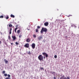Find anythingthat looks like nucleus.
<instances>
[{
	"label": "nucleus",
	"instance_id": "nucleus-5",
	"mask_svg": "<svg viewBox=\"0 0 79 79\" xmlns=\"http://www.w3.org/2000/svg\"><path fill=\"white\" fill-rule=\"evenodd\" d=\"M31 47L33 49L35 48V43L32 44Z\"/></svg>",
	"mask_w": 79,
	"mask_h": 79
},
{
	"label": "nucleus",
	"instance_id": "nucleus-23",
	"mask_svg": "<svg viewBox=\"0 0 79 79\" xmlns=\"http://www.w3.org/2000/svg\"><path fill=\"white\" fill-rule=\"evenodd\" d=\"M28 55H31V52L29 51V52L28 53Z\"/></svg>",
	"mask_w": 79,
	"mask_h": 79
},
{
	"label": "nucleus",
	"instance_id": "nucleus-33",
	"mask_svg": "<svg viewBox=\"0 0 79 79\" xmlns=\"http://www.w3.org/2000/svg\"><path fill=\"white\" fill-rule=\"evenodd\" d=\"M1 44H2V41H0V45Z\"/></svg>",
	"mask_w": 79,
	"mask_h": 79
},
{
	"label": "nucleus",
	"instance_id": "nucleus-37",
	"mask_svg": "<svg viewBox=\"0 0 79 79\" xmlns=\"http://www.w3.org/2000/svg\"><path fill=\"white\" fill-rule=\"evenodd\" d=\"M54 73V72H53V73H52V74H53V73Z\"/></svg>",
	"mask_w": 79,
	"mask_h": 79
},
{
	"label": "nucleus",
	"instance_id": "nucleus-2",
	"mask_svg": "<svg viewBox=\"0 0 79 79\" xmlns=\"http://www.w3.org/2000/svg\"><path fill=\"white\" fill-rule=\"evenodd\" d=\"M38 58L40 61H42V60H43V56L42 55H40L38 56Z\"/></svg>",
	"mask_w": 79,
	"mask_h": 79
},
{
	"label": "nucleus",
	"instance_id": "nucleus-11",
	"mask_svg": "<svg viewBox=\"0 0 79 79\" xmlns=\"http://www.w3.org/2000/svg\"><path fill=\"white\" fill-rule=\"evenodd\" d=\"M4 61L5 62L6 64H7V63H8V60H7L6 59H4Z\"/></svg>",
	"mask_w": 79,
	"mask_h": 79
},
{
	"label": "nucleus",
	"instance_id": "nucleus-4",
	"mask_svg": "<svg viewBox=\"0 0 79 79\" xmlns=\"http://www.w3.org/2000/svg\"><path fill=\"white\" fill-rule=\"evenodd\" d=\"M24 46L25 47H26V48H29V44L28 43H27L24 45Z\"/></svg>",
	"mask_w": 79,
	"mask_h": 79
},
{
	"label": "nucleus",
	"instance_id": "nucleus-12",
	"mask_svg": "<svg viewBox=\"0 0 79 79\" xmlns=\"http://www.w3.org/2000/svg\"><path fill=\"white\" fill-rule=\"evenodd\" d=\"M11 31H12V28H11L10 30V31L9 32V34H11Z\"/></svg>",
	"mask_w": 79,
	"mask_h": 79
},
{
	"label": "nucleus",
	"instance_id": "nucleus-25",
	"mask_svg": "<svg viewBox=\"0 0 79 79\" xmlns=\"http://www.w3.org/2000/svg\"><path fill=\"white\" fill-rule=\"evenodd\" d=\"M8 39L9 40H10V39H11V38L10 37V36H8Z\"/></svg>",
	"mask_w": 79,
	"mask_h": 79
},
{
	"label": "nucleus",
	"instance_id": "nucleus-6",
	"mask_svg": "<svg viewBox=\"0 0 79 79\" xmlns=\"http://www.w3.org/2000/svg\"><path fill=\"white\" fill-rule=\"evenodd\" d=\"M42 55H44V56H45H45H46V58H47V57H48V54H47V53H45V52H43V53H42Z\"/></svg>",
	"mask_w": 79,
	"mask_h": 79
},
{
	"label": "nucleus",
	"instance_id": "nucleus-27",
	"mask_svg": "<svg viewBox=\"0 0 79 79\" xmlns=\"http://www.w3.org/2000/svg\"><path fill=\"white\" fill-rule=\"evenodd\" d=\"M7 76L8 77H11V76H10V75L8 74Z\"/></svg>",
	"mask_w": 79,
	"mask_h": 79
},
{
	"label": "nucleus",
	"instance_id": "nucleus-22",
	"mask_svg": "<svg viewBox=\"0 0 79 79\" xmlns=\"http://www.w3.org/2000/svg\"><path fill=\"white\" fill-rule=\"evenodd\" d=\"M33 37H34L35 38V37H36V35H33Z\"/></svg>",
	"mask_w": 79,
	"mask_h": 79
},
{
	"label": "nucleus",
	"instance_id": "nucleus-36",
	"mask_svg": "<svg viewBox=\"0 0 79 79\" xmlns=\"http://www.w3.org/2000/svg\"><path fill=\"white\" fill-rule=\"evenodd\" d=\"M43 41H44V42H45V40H43Z\"/></svg>",
	"mask_w": 79,
	"mask_h": 79
},
{
	"label": "nucleus",
	"instance_id": "nucleus-16",
	"mask_svg": "<svg viewBox=\"0 0 79 79\" xmlns=\"http://www.w3.org/2000/svg\"><path fill=\"white\" fill-rule=\"evenodd\" d=\"M17 32L18 34H19L20 33V30H18L17 31Z\"/></svg>",
	"mask_w": 79,
	"mask_h": 79
},
{
	"label": "nucleus",
	"instance_id": "nucleus-35",
	"mask_svg": "<svg viewBox=\"0 0 79 79\" xmlns=\"http://www.w3.org/2000/svg\"><path fill=\"white\" fill-rule=\"evenodd\" d=\"M44 59H45V56H44Z\"/></svg>",
	"mask_w": 79,
	"mask_h": 79
},
{
	"label": "nucleus",
	"instance_id": "nucleus-39",
	"mask_svg": "<svg viewBox=\"0 0 79 79\" xmlns=\"http://www.w3.org/2000/svg\"><path fill=\"white\" fill-rule=\"evenodd\" d=\"M57 11H58V9H57Z\"/></svg>",
	"mask_w": 79,
	"mask_h": 79
},
{
	"label": "nucleus",
	"instance_id": "nucleus-3",
	"mask_svg": "<svg viewBox=\"0 0 79 79\" xmlns=\"http://www.w3.org/2000/svg\"><path fill=\"white\" fill-rule=\"evenodd\" d=\"M60 79H70V78L69 77H67V78H66V77L63 76L62 77H61Z\"/></svg>",
	"mask_w": 79,
	"mask_h": 79
},
{
	"label": "nucleus",
	"instance_id": "nucleus-24",
	"mask_svg": "<svg viewBox=\"0 0 79 79\" xmlns=\"http://www.w3.org/2000/svg\"><path fill=\"white\" fill-rule=\"evenodd\" d=\"M54 58H57V56L55 55L54 56Z\"/></svg>",
	"mask_w": 79,
	"mask_h": 79
},
{
	"label": "nucleus",
	"instance_id": "nucleus-8",
	"mask_svg": "<svg viewBox=\"0 0 79 79\" xmlns=\"http://www.w3.org/2000/svg\"><path fill=\"white\" fill-rule=\"evenodd\" d=\"M38 39L39 40H40L41 39H42V35H41L40 36L38 37Z\"/></svg>",
	"mask_w": 79,
	"mask_h": 79
},
{
	"label": "nucleus",
	"instance_id": "nucleus-19",
	"mask_svg": "<svg viewBox=\"0 0 79 79\" xmlns=\"http://www.w3.org/2000/svg\"><path fill=\"white\" fill-rule=\"evenodd\" d=\"M7 76V74H6V73L4 74V76H5V77H6V76Z\"/></svg>",
	"mask_w": 79,
	"mask_h": 79
},
{
	"label": "nucleus",
	"instance_id": "nucleus-32",
	"mask_svg": "<svg viewBox=\"0 0 79 79\" xmlns=\"http://www.w3.org/2000/svg\"><path fill=\"white\" fill-rule=\"evenodd\" d=\"M53 79H56V77H54Z\"/></svg>",
	"mask_w": 79,
	"mask_h": 79
},
{
	"label": "nucleus",
	"instance_id": "nucleus-14",
	"mask_svg": "<svg viewBox=\"0 0 79 79\" xmlns=\"http://www.w3.org/2000/svg\"><path fill=\"white\" fill-rule=\"evenodd\" d=\"M6 19H9V16H8V15H7Z\"/></svg>",
	"mask_w": 79,
	"mask_h": 79
},
{
	"label": "nucleus",
	"instance_id": "nucleus-1",
	"mask_svg": "<svg viewBox=\"0 0 79 79\" xmlns=\"http://www.w3.org/2000/svg\"><path fill=\"white\" fill-rule=\"evenodd\" d=\"M47 31H48L47 29L46 28H44V27H43L41 29L40 32L41 34L43 33L44 32H45V33H46L47 32Z\"/></svg>",
	"mask_w": 79,
	"mask_h": 79
},
{
	"label": "nucleus",
	"instance_id": "nucleus-34",
	"mask_svg": "<svg viewBox=\"0 0 79 79\" xmlns=\"http://www.w3.org/2000/svg\"><path fill=\"white\" fill-rule=\"evenodd\" d=\"M15 27H18V25H16Z\"/></svg>",
	"mask_w": 79,
	"mask_h": 79
},
{
	"label": "nucleus",
	"instance_id": "nucleus-7",
	"mask_svg": "<svg viewBox=\"0 0 79 79\" xmlns=\"http://www.w3.org/2000/svg\"><path fill=\"white\" fill-rule=\"evenodd\" d=\"M12 38L13 39V40H16V37L15 36H12Z\"/></svg>",
	"mask_w": 79,
	"mask_h": 79
},
{
	"label": "nucleus",
	"instance_id": "nucleus-30",
	"mask_svg": "<svg viewBox=\"0 0 79 79\" xmlns=\"http://www.w3.org/2000/svg\"><path fill=\"white\" fill-rule=\"evenodd\" d=\"M21 36H22V35H19V38H21Z\"/></svg>",
	"mask_w": 79,
	"mask_h": 79
},
{
	"label": "nucleus",
	"instance_id": "nucleus-13",
	"mask_svg": "<svg viewBox=\"0 0 79 79\" xmlns=\"http://www.w3.org/2000/svg\"><path fill=\"white\" fill-rule=\"evenodd\" d=\"M10 17L11 18H15V15H12V14H11L10 15Z\"/></svg>",
	"mask_w": 79,
	"mask_h": 79
},
{
	"label": "nucleus",
	"instance_id": "nucleus-10",
	"mask_svg": "<svg viewBox=\"0 0 79 79\" xmlns=\"http://www.w3.org/2000/svg\"><path fill=\"white\" fill-rule=\"evenodd\" d=\"M31 41V39L29 38H28L26 40V42H29Z\"/></svg>",
	"mask_w": 79,
	"mask_h": 79
},
{
	"label": "nucleus",
	"instance_id": "nucleus-29",
	"mask_svg": "<svg viewBox=\"0 0 79 79\" xmlns=\"http://www.w3.org/2000/svg\"><path fill=\"white\" fill-rule=\"evenodd\" d=\"M15 44H16V45H19V44H18V42H15Z\"/></svg>",
	"mask_w": 79,
	"mask_h": 79
},
{
	"label": "nucleus",
	"instance_id": "nucleus-26",
	"mask_svg": "<svg viewBox=\"0 0 79 79\" xmlns=\"http://www.w3.org/2000/svg\"><path fill=\"white\" fill-rule=\"evenodd\" d=\"M40 69L41 70H42V69H43V70H44V69L43 68H40Z\"/></svg>",
	"mask_w": 79,
	"mask_h": 79
},
{
	"label": "nucleus",
	"instance_id": "nucleus-9",
	"mask_svg": "<svg viewBox=\"0 0 79 79\" xmlns=\"http://www.w3.org/2000/svg\"><path fill=\"white\" fill-rule=\"evenodd\" d=\"M48 22H45L44 23V25L45 26H48Z\"/></svg>",
	"mask_w": 79,
	"mask_h": 79
},
{
	"label": "nucleus",
	"instance_id": "nucleus-28",
	"mask_svg": "<svg viewBox=\"0 0 79 79\" xmlns=\"http://www.w3.org/2000/svg\"><path fill=\"white\" fill-rule=\"evenodd\" d=\"M3 74H5V70H4L3 71Z\"/></svg>",
	"mask_w": 79,
	"mask_h": 79
},
{
	"label": "nucleus",
	"instance_id": "nucleus-20",
	"mask_svg": "<svg viewBox=\"0 0 79 79\" xmlns=\"http://www.w3.org/2000/svg\"><path fill=\"white\" fill-rule=\"evenodd\" d=\"M35 31H36V32H38L39 31L38 30V29H36Z\"/></svg>",
	"mask_w": 79,
	"mask_h": 79
},
{
	"label": "nucleus",
	"instance_id": "nucleus-17",
	"mask_svg": "<svg viewBox=\"0 0 79 79\" xmlns=\"http://www.w3.org/2000/svg\"><path fill=\"white\" fill-rule=\"evenodd\" d=\"M13 26V25H12V24H10L9 25V27H12Z\"/></svg>",
	"mask_w": 79,
	"mask_h": 79
},
{
	"label": "nucleus",
	"instance_id": "nucleus-31",
	"mask_svg": "<svg viewBox=\"0 0 79 79\" xmlns=\"http://www.w3.org/2000/svg\"><path fill=\"white\" fill-rule=\"evenodd\" d=\"M6 79H10V78L7 77L6 78Z\"/></svg>",
	"mask_w": 79,
	"mask_h": 79
},
{
	"label": "nucleus",
	"instance_id": "nucleus-15",
	"mask_svg": "<svg viewBox=\"0 0 79 79\" xmlns=\"http://www.w3.org/2000/svg\"><path fill=\"white\" fill-rule=\"evenodd\" d=\"M18 29V27H16L15 29V33H16V30Z\"/></svg>",
	"mask_w": 79,
	"mask_h": 79
},
{
	"label": "nucleus",
	"instance_id": "nucleus-18",
	"mask_svg": "<svg viewBox=\"0 0 79 79\" xmlns=\"http://www.w3.org/2000/svg\"><path fill=\"white\" fill-rule=\"evenodd\" d=\"M3 15H1L0 16V18H3Z\"/></svg>",
	"mask_w": 79,
	"mask_h": 79
},
{
	"label": "nucleus",
	"instance_id": "nucleus-21",
	"mask_svg": "<svg viewBox=\"0 0 79 79\" xmlns=\"http://www.w3.org/2000/svg\"><path fill=\"white\" fill-rule=\"evenodd\" d=\"M37 28V29H40V26H38Z\"/></svg>",
	"mask_w": 79,
	"mask_h": 79
},
{
	"label": "nucleus",
	"instance_id": "nucleus-38",
	"mask_svg": "<svg viewBox=\"0 0 79 79\" xmlns=\"http://www.w3.org/2000/svg\"><path fill=\"white\" fill-rule=\"evenodd\" d=\"M11 45H13V43H11Z\"/></svg>",
	"mask_w": 79,
	"mask_h": 79
}]
</instances>
